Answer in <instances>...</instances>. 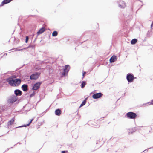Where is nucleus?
<instances>
[{"label":"nucleus","mask_w":153,"mask_h":153,"mask_svg":"<svg viewBox=\"0 0 153 153\" xmlns=\"http://www.w3.org/2000/svg\"><path fill=\"white\" fill-rule=\"evenodd\" d=\"M45 30V27H42L37 32V34L38 35L42 34L44 32Z\"/></svg>","instance_id":"obj_13"},{"label":"nucleus","mask_w":153,"mask_h":153,"mask_svg":"<svg viewBox=\"0 0 153 153\" xmlns=\"http://www.w3.org/2000/svg\"><path fill=\"white\" fill-rule=\"evenodd\" d=\"M86 84V82L83 81L82 82V83L81 85V87L82 88H83Z\"/></svg>","instance_id":"obj_19"},{"label":"nucleus","mask_w":153,"mask_h":153,"mask_svg":"<svg viewBox=\"0 0 153 153\" xmlns=\"http://www.w3.org/2000/svg\"><path fill=\"white\" fill-rule=\"evenodd\" d=\"M137 41V39H132L131 42V43L132 44H135Z\"/></svg>","instance_id":"obj_17"},{"label":"nucleus","mask_w":153,"mask_h":153,"mask_svg":"<svg viewBox=\"0 0 153 153\" xmlns=\"http://www.w3.org/2000/svg\"><path fill=\"white\" fill-rule=\"evenodd\" d=\"M126 6V4L124 1H120L119 2V6L121 8H124Z\"/></svg>","instance_id":"obj_10"},{"label":"nucleus","mask_w":153,"mask_h":153,"mask_svg":"<svg viewBox=\"0 0 153 153\" xmlns=\"http://www.w3.org/2000/svg\"><path fill=\"white\" fill-rule=\"evenodd\" d=\"M28 39H29V38H28V36H27L26 37V40H25V42L26 43H27V42L28 40Z\"/></svg>","instance_id":"obj_22"},{"label":"nucleus","mask_w":153,"mask_h":153,"mask_svg":"<svg viewBox=\"0 0 153 153\" xmlns=\"http://www.w3.org/2000/svg\"><path fill=\"white\" fill-rule=\"evenodd\" d=\"M33 119H32L29 122V123H28V124H27V125H24L22 126H19V127H27V126H29L30 125V124L32 123V122L33 121Z\"/></svg>","instance_id":"obj_18"},{"label":"nucleus","mask_w":153,"mask_h":153,"mask_svg":"<svg viewBox=\"0 0 153 153\" xmlns=\"http://www.w3.org/2000/svg\"><path fill=\"white\" fill-rule=\"evenodd\" d=\"M58 35V33L56 31H55L53 32L52 34V36H56Z\"/></svg>","instance_id":"obj_20"},{"label":"nucleus","mask_w":153,"mask_h":153,"mask_svg":"<svg viewBox=\"0 0 153 153\" xmlns=\"http://www.w3.org/2000/svg\"><path fill=\"white\" fill-rule=\"evenodd\" d=\"M61 153H65V152L64 151H62Z\"/></svg>","instance_id":"obj_27"},{"label":"nucleus","mask_w":153,"mask_h":153,"mask_svg":"<svg viewBox=\"0 0 153 153\" xmlns=\"http://www.w3.org/2000/svg\"><path fill=\"white\" fill-rule=\"evenodd\" d=\"M35 94V92H34L33 93H32V94H31L30 95V97H32Z\"/></svg>","instance_id":"obj_23"},{"label":"nucleus","mask_w":153,"mask_h":153,"mask_svg":"<svg viewBox=\"0 0 153 153\" xmlns=\"http://www.w3.org/2000/svg\"><path fill=\"white\" fill-rule=\"evenodd\" d=\"M40 74V73H35L30 76V78L31 80H36L38 78Z\"/></svg>","instance_id":"obj_4"},{"label":"nucleus","mask_w":153,"mask_h":153,"mask_svg":"<svg viewBox=\"0 0 153 153\" xmlns=\"http://www.w3.org/2000/svg\"><path fill=\"white\" fill-rule=\"evenodd\" d=\"M151 26V27H153V22H152Z\"/></svg>","instance_id":"obj_26"},{"label":"nucleus","mask_w":153,"mask_h":153,"mask_svg":"<svg viewBox=\"0 0 153 153\" xmlns=\"http://www.w3.org/2000/svg\"><path fill=\"white\" fill-rule=\"evenodd\" d=\"M117 57L116 56H112L110 59V62H113L117 60Z\"/></svg>","instance_id":"obj_11"},{"label":"nucleus","mask_w":153,"mask_h":153,"mask_svg":"<svg viewBox=\"0 0 153 153\" xmlns=\"http://www.w3.org/2000/svg\"><path fill=\"white\" fill-rule=\"evenodd\" d=\"M41 83H42L40 82L36 83L33 87V89L34 90H36L39 89Z\"/></svg>","instance_id":"obj_7"},{"label":"nucleus","mask_w":153,"mask_h":153,"mask_svg":"<svg viewBox=\"0 0 153 153\" xmlns=\"http://www.w3.org/2000/svg\"><path fill=\"white\" fill-rule=\"evenodd\" d=\"M86 100H84L83 101V102H82V103L81 104V105L80 106V107H81L83 105H85L86 104Z\"/></svg>","instance_id":"obj_21"},{"label":"nucleus","mask_w":153,"mask_h":153,"mask_svg":"<svg viewBox=\"0 0 153 153\" xmlns=\"http://www.w3.org/2000/svg\"><path fill=\"white\" fill-rule=\"evenodd\" d=\"M126 115L128 118L131 119H135L137 116V114L132 112L127 113Z\"/></svg>","instance_id":"obj_2"},{"label":"nucleus","mask_w":153,"mask_h":153,"mask_svg":"<svg viewBox=\"0 0 153 153\" xmlns=\"http://www.w3.org/2000/svg\"><path fill=\"white\" fill-rule=\"evenodd\" d=\"M15 94L17 96H20L22 94V92L19 90H16L15 91Z\"/></svg>","instance_id":"obj_14"},{"label":"nucleus","mask_w":153,"mask_h":153,"mask_svg":"<svg viewBox=\"0 0 153 153\" xmlns=\"http://www.w3.org/2000/svg\"><path fill=\"white\" fill-rule=\"evenodd\" d=\"M12 0H4L0 5V7L3 6L4 5L8 3Z\"/></svg>","instance_id":"obj_8"},{"label":"nucleus","mask_w":153,"mask_h":153,"mask_svg":"<svg viewBox=\"0 0 153 153\" xmlns=\"http://www.w3.org/2000/svg\"><path fill=\"white\" fill-rule=\"evenodd\" d=\"M152 22H153V21Z\"/></svg>","instance_id":"obj_28"},{"label":"nucleus","mask_w":153,"mask_h":153,"mask_svg":"<svg viewBox=\"0 0 153 153\" xmlns=\"http://www.w3.org/2000/svg\"><path fill=\"white\" fill-rule=\"evenodd\" d=\"M61 110L60 109H58L55 111V114L56 115L60 116L61 113Z\"/></svg>","instance_id":"obj_12"},{"label":"nucleus","mask_w":153,"mask_h":153,"mask_svg":"<svg viewBox=\"0 0 153 153\" xmlns=\"http://www.w3.org/2000/svg\"><path fill=\"white\" fill-rule=\"evenodd\" d=\"M15 121V118H13L8 123V125H11L13 124Z\"/></svg>","instance_id":"obj_16"},{"label":"nucleus","mask_w":153,"mask_h":153,"mask_svg":"<svg viewBox=\"0 0 153 153\" xmlns=\"http://www.w3.org/2000/svg\"><path fill=\"white\" fill-rule=\"evenodd\" d=\"M27 88L28 86L27 85L24 84L22 86V88L23 90L24 91H26L27 90Z\"/></svg>","instance_id":"obj_15"},{"label":"nucleus","mask_w":153,"mask_h":153,"mask_svg":"<svg viewBox=\"0 0 153 153\" xmlns=\"http://www.w3.org/2000/svg\"><path fill=\"white\" fill-rule=\"evenodd\" d=\"M17 100L16 97L14 96L10 98L9 100L10 102L11 103H13L16 101Z\"/></svg>","instance_id":"obj_9"},{"label":"nucleus","mask_w":153,"mask_h":153,"mask_svg":"<svg viewBox=\"0 0 153 153\" xmlns=\"http://www.w3.org/2000/svg\"><path fill=\"white\" fill-rule=\"evenodd\" d=\"M126 78L128 82H131L133 81L134 77L133 74H128L127 75Z\"/></svg>","instance_id":"obj_3"},{"label":"nucleus","mask_w":153,"mask_h":153,"mask_svg":"<svg viewBox=\"0 0 153 153\" xmlns=\"http://www.w3.org/2000/svg\"><path fill=\"white\" fill-rule=\"evenodd\" d=\"M151 104L153 105V100H151V102H150Z\"/></svg>","instance_id":"obj_25"},{"label":"nucleus","mask_w":153,"mask_h":153,"mask_svg":"<svg viewBox=\"0 0 153 153\" xmlns=\"http://www.w3.org/2000/svg\"><path fill=\"white\" fill-rule=\"evenodd\" d=\"M7 81L8 82L10 85L13 86H18L21 83V80L19 79L13 80L11 78H9L7 79Z\"/></svg>","instance_id":"obj_1"},{"label":"nucleus","mask_w":153,"mask_h":153,"mask_svg":"<svg viewBox=\"0 0 153 153\" xmlns=\"http://www.w3.org/2000/svg\"><path fill=\"white\" fill-rule=\"evenodd\" d=\"M70 69V67L69 65H65L64 69V72L62 74V76H65L66 74H67Z\"/></svg>","instance_id":"obj_5"},{"label":"nucleus","mask_w":153,"mask_h":153,"mask_svg":"<svg viewBox=\"0 0 153 153\" xmlns=\"http://www.w3.org/2000/svg\"><path fill=\"white\" fill-rule=\"evenodd\" d=\"M86 74V72H83V73L82 76L83 78L84 77L85 75Z\"/></svg>","instance_id":"obj_24"},{"label":"nucleus","mask_w":153,"mask_h":153,"mask_svg":"<svg viewBox=\"0 0 153 153\" xmlns=\"http://www.w3.org/2000/svg\"><path fill=\"white\" fill-rule=\"evenodd\" d=\"M102 95L103 94L101 93H96L93 95L92 98L94 99L99 98L101 97Z\"/></svg>","instance_id":"obj_6"}]
</instances>
